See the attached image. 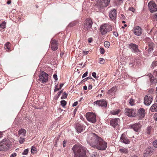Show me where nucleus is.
Here are the masks:
<instances>
[{
  "label": "nucleus",
  "instance_id": "nucleus-1",
  "mask_svg": "<svg viewBox=\"0 0 157 157\" xmlns=\"http://www.w3.org/2000/svg\"><path fill=\"white\" fill-rule=\"evenodd\" d=\"M87 141L90 146L99 150H105L107 147V143L93 133L89 134Z\"/></svg>",
  "mask_w": 157,
  "mask_h": 157
},
{
  "label": "nucleus",
  "instance_id": "nucleus-2",
  "mask_svg": "<svg viewBox=\"0 0 157 157\" xmlns=\"http://www.w3.org/2000/svg\"><path fill=\"white\" fill-rule=\"evenodd\" d=\"M75 154L74 157H86V149L81 145H75L72 148Z\"/></svg>",
  "mask_w": 157,
  "mask_h": 157
},
{
  "label": "nucleus",
  "instance_id": "nucleus-3",
  "mask_svg": "<svg viewBox=\"0 0 157 157\" xmlns=\"http://www.w3.org/2000/svg\"><path fill=\"white\" fill-rule=\"evenodd\" d=\"M11 144V142L8 139H3L0 142V151H7L10 147Z\"/></svg>",
  "mask_w": 157,
  "mask_h": 157
},
{
  "label": "nucleus",
  "instance_id": "nucleus-4",
  "mask_svg": "<svg viewBox=\"0 0 157 157\" xmlns=\"http://www.w3.org/2000/svg\"><path fill=\"white\" fill-rule=\"evenodd\" d=\"M110 2V0H98L96 5L101 9L107 6Z\"/></svg>",
  "mask_w": 157,
  "mask_h": 157
},
{
  "label": "nucleus",
  "instance_id": "nucleus-5",
  "mask_svg": "<svg viewBox=\"0 0 157 157\" xmlns=\"http://www.w3.org/2000/svg\"><path fill=\"white\" fill-rule=\"evenodd\" d=\"M112 29L111 27L106 24L101 26L100 31L102 35L105 34L107 32L111 31Z\"/></svg>",
  "mask_w": 157,
  "mask_h": 157
},
{
  "label": "nucleus",
  "instance_id": "nucleus-6",
  "mask_svg": "<svg viewBox=\"0 0 157 157\" xmlns=\"http://www.w3.org/2000/svg\"><path fill=\"white\" fill-rule=\"evenodd\" d=\"M87 120L92 123H94L96 121V117L93 113H88L86 114Z\"/></svg>",
  "mask_w": 157,
  "mask_h": 157
},
{
  "label": "nucleus",
  "instance_id": "nucleus-7",
  "mask_svg": "<svg viewBox=\"0 0 157 157\" xmlns=\"http://www.w3.org/2000/svg\"><path fill=\"white\" fill-rule=\"evenodd\" d=\"M153 100L152 94H148L145 96L144 99V104L147 106L149 105Z\"/></svg>",
  "mask_w": 157,
  "mask_h": 157
},
{
  "label": "nucleus",
  "instance_id": "nucleus-8",
  "mask_svg": "<svg viewBox=\"0 0 157 157\" xmlns=\"http://www.w3.org/2000/svg\"><path fill=\"white\" fill-rule=\"evenodd\" d=\"M92 24V21L90 19H87L84 22V29L85 30H90Z\"/></svg>",
  "mask_w": 157,
  "mask_h": 157
},
{
  "label": "nucleus",
  "instance_id": "nucleus-9",
  "mask_svg": "<svg viewBox=\"0 0 157 157\" xmlns=\"http://www.w3.org/2000/svg\"><path fill=\"white\" fill-rule=\"evenodd\" d=\"M125 113L126 115L130 117H135L136 116L135 110L134 109H126Z\"/></svg>",
  "mask_w": 157,
  "mask_h": 157
},
{
  "label": "nucleus",
  "instance_id": "nucleus-10",
  "mask_svg": "<svg viewBox=\"0 0 157 157\" xmlns=\"http://www.w3.org/2000/svg\"><path fill=\"white\" fill-rule=\"evenodd\" d=\"M128 47L131 49L132 52L135 53H139L140 51L138 48V46L133 43H131L128 45Z\"/></svg>",
  "mask_w": 157,
  "mask_h": 157
},
{
  "label": "nucleus",
  "instance_id": "nucleus-11",
  "mask_svg": "<svg viewBox=\"0 0 157 157\" xmlns=\"http://www.w3.org/2000/svg\"><path fill=\"white\" fill-rule=\"evenodd\" d=\"M48 74L46 73L42 72L39 76V80L43 83L46 82L48 80Z\"/></svg>",
  "mask_w": 157,
  "mask_h": 157
},
{
  "label": "nucleus",
  "instance_id": "nucleus-12",
  "mask_svg": "<svg viewBox=\"0 0 157 157\" xmlns=\"http://www.w3.org/2000/svg\"><path fill=\"white\" fill-rule=\"evenodd\" d=\"M148 6L150 9V11L151 13L157 11V6L153 1H151L149 2Z\"/></svg>",
  "mask_w": 157,
  "mask_h": 157
},
{
  "label": "nucleus",
  "instance_id": "nucleus-13",
  "mask_svg": "<svg viewBox=\"0 0 157 157\" xmlns=\"http://www.w3.org/2000/svg\"><path fill=\"white\" fill-rule=\"evenodd\" d=\"M58 43L55 39L51 40L50 46L52 50L54 51L56 50L58 48Z\"/></svg>",
  "mask_w": 157,
  "mask_h": 157
},
{
  "label": "nucleus",
  "instance_id": "nucleus-14",
  "mask_svg": "<svg viewBox=\"0 0 157 157\" xmlns=\"http://www.w3.org/2000/svg\"><path fill=\"white\" fill-rule=\"evenodd\" d=\"M133 31L135 34L138 36H140L142 33V29L139 26H136L134 27Z\"/></svg>",
  "mask_w": 157,
  "mask_h": 157
},
{
  "label": "nucleus",
  "instance_id": "nucleus-15",
  "mask_svg": "<svg viewBox=\"0 0 157 157\" xmlns=\"http://www.w3.org/2000/svg\"><path fill=\"white\" fill-rule=\"evenodd\" d=\"M94 105H98L99 106H104L105 107L107 106V102L104 100L96 101L94 102Z\"/></svg>",
  "mask_w": 157,
  "mask_h": 157
},
{
  "label": "nucleus",
  "instance_id": "nucleus-16",
  "mask_svg": "<svg viewBox=\"0 0 157 157\" xmlns=\"http://www.w3.org/2000/svg\"><path fill=\"white\" fill-rule=\"evenodd\" d=\"M131 128L133 129L135 131L138 132L141 127V125L140 123H136L130 125Z\"/></svg>",
  "mask_w": 157,
  "mask_h": 157
},
{
  "label": "nucleus",
  "instance_id": "nucleus-17",
  "mask_svg": "<svg viewBox=\"0 0 157 157\" xmlns=\"http://www.w3.org/2000/svg\"><path fill=\"white\" fill-rule=\"evenodd\" d=\"M119 121L120 119L119 118L113 119L110 121V124L113 127L115 128L118 125Z\"/></svg>",
  "mask_w": 157,
  "mask_h": 157
},
{
  "label": "nucleus",
  "instance_id": "nucleus-18",
  "mask_svg": "<svg viewBox=\"0 0 157 157\" xmlns=\"http://www.w3.org/2000/svg\"><path fill=\"white\" fill-rule=\"evenodd\" d=\"M75 127V129L78 132L81 133L83 131L84 129L83 125L80 123L76 124Z\"/></svg>",
  "mask_w": 157,
  "mask_h": 157
},
{
  "label": "nucleus",
  "instance_id": "nucleus-19",
  "mask_svg": "<svg viewBox=\"0 0 157 157\" xmlns=\"http://www.w3.org/2000/svg\"><path fill=\"white\" fill-rule=\"evenodd\" d=\"M116 12V10L115 9H113L110 11L109 14L110 19L112 20L116 19L117 15Z\"/></svg>",
  "mask_w": 157,
  "mask_h": 157
},
{
  "label": "nucleus",
  "instance_id": "nucleus-20",
  "mask_svg": "<svg viewBox=\"0 0 157 157\" xmlns=\"http://www.w3.org/2000/svg\"><path fill=\"white\" fill-rule=\"evenodd\" d=\"M149 47V48L147 50L148 51V53L146 54V52H144V54L146 55L147 56H149V53L150 52H152L153 50V44L152 42H148L147 43Z\"/></svg>",
  "mask_w": 157,
  "mask_h": 157
},
{
  "label": "nucleus",
  "instance_id": "nucleus-21",
  "mask_svg": "<svg viewBox=\"0 0 157 157\" xmlns=\"http://www.w3.org/2000/svg\"><path fill=\"white\" fill-rule=\"evenodd\" d=\"M120 141L126 144H129L130 142L129 140H128L126 137L125 136L124 134H122L120 140Z\"/></svg>",
  "mask_w": 157,
  "mask_h": 157
},
{
  "label": "nucleus",
  "instance_id": "nucleus-22",
  "mask_svg": "<svg viewBox=\"0 0 157 157\" xmlns=\"http://www.w3.org/2000/svg\"><path fill=\"white\" fill-rule=\"evenodd\" d=\"M138 114L141 118H143L145 116V110L142 108H140L138 110Z\"/></svg>",
  "mask_w": 157,
  "mask_h": 157
},
{
  "label": "nucleus",
  "instance_id": "nucleus-23",
  "mask_svg": "<svg viewBox=\"0 0 157 157\" xmlns=\"http://www.w3.org/2000/svg\"><path fill=\"white\" fill-rule=\"evenodd\" d=\"M117 89L116 87H113L108 91V94L112 96L114 95L115 92L116 91Z\"/></svg>",
  "mask_w": 157,
  "mask_h": 157
},
{
  "label": "nucleus",
  "instance_id": "nucleus-24",
  "mask_svg": "<svg viewBox=\"0 0 157 157\" xmlns=\"http://www.w3.org/2000/svg\"><path fill=\"white\" fill-rule=\"evenodd\" d=\"M26 132V131L25 129L21 128L18 131V134L19 136L25 137V136Z\"/></svg>",
  "mask_w": 157,
  "mask_h": 157
},
{
  "label": "nucleus",
  "instance_id": "nucleus-25",
  "mask_svg": "<svg viewBox=\"0 0 157 157\" xmlns=\"http://www.w3.org/2000/svg\"><path fill=\"white\" fill-rule=\"evenodd\" d=\"M150 110L152 112L157 111V103L153 104L151 107Z\"/></svg>",
  "mask_w": 157,
  "mask_h": 157
},
{
  "label": "nucleus",
  "instance_id": "nucleus-26",
  "mask_svg": "<svg viewBox=\"0 0 157 157\" xmlns=\"http://www.w3.org/2000/svg\"><path fill=\"white\" fill-rule=\"evenodd\" d=\"M150 75V77L151 82L153 83H155L157 81L156 79H154V77L151 75V74Z\"/></svg>",
  "mask_w": 157,
  "mask_h": 157
},
{
  "label": "nucleus",
  "instance_id": "nucleus-27",
  "mask_svg": "<svg viewBox=\"0 0 157 157\" xmlns=\"http://www.w3.org/2000/svg\"><path fill=\"white\" fill-rule=\"evenodd\" d=\"M152 149L148 148L146 149L145 153L149 154L150 155H151V154L152 153Z\"/></svg>",
  "mask_w": 157,
  "mask_h": 157
},
{
  "label": "nucleus",
  "instance_id": "nucleus-28",
  "mask_svg": "<svg viewBox=\"0 0 157 157\" xmlns=\"http://www.w3.org/2000/svg\"><path fill=\"white\" fill-rule=\"evenodd\" d=\"M10 43L7 42L5 45V49H8L9 51H10Z\"/></svg>",
  "mask_w": 157,
  "mask_h": 157
},
{
  "label": "nucleus",
  "instance_id": "nucleus-29",
  "mask_svg": "<svg viewBox=\"0 0 157 157\" xmlns=\"http://www.w3.org/2000/svg\"><path fill=\"white\" fill-rule=\"evenodd\" d=\"M120 111L119 110H116L111 111L110 113L113 115H115L118 114Z\"/></svg>",
  "mask_w": 157,
  "mask_h": 157
},
{
  "label": "nucleus",
  "instance_id": "nucleus-30",
  "mask_svg": "<svg viewBox=\"0 0 157 157\" xmlns=\"http://www.w3.org/2000/svg\"><path fill=\"white\" fill-rule=\"evenodd\" d=\"M157 66V61H153L151 66V68H152V69H153L155 67Z\"/></svg>",
  "mask_w": 157,
  "mask_h": 157
},
{
  "label": "nucleus",
  "instance_id": "nucleus-31",
  "mask_svg": "<svg viewBox=\"0 0 157 157\" xmlns=\"http://www.w3.org/2000/svg\"><path fill=\"white\" fill-rule=\"evenodd\" d=\"M6 23L5 21H3L2 23L0 25V27L2 29H4L6 27Z\"/></svg>",
  "mask_w": 157,
  "mask_h": 157
},
{
  "label": "nucleus",
  "instance_id": "nucleus-32",
  "mask_svg": "<svg viewBox=\"0 0 157 157\" xmlns=\"http://www.w3.org/2000/svg\"><path fill=\"white\" fill-rule=\"evenodd\" d=\"M135 100L132 99L131 98L129 100V103L130 105L131 106H133L135 105Z\"/></svg>",
  "mask_w": 157,
  "mask_h": 157
},
{
  "label": "nucleus",
  "instance_id": "nucleus-33",
  "mask_svg": "<svg viewBox=\"0 0 157 157\" xmlns=\"http://www.w3.org/2000/svg\"><path fill=\"white\" fill-rule=\"evenodd\" d=\"M31 151L32 153H35L36 152V149L34 146H33L31 149Z\"/></svg>",
  "mask_w": 157,
  "mask_h": 157
},
{
  "label": "nucleus",
  "instance_id": "nucleus-34",
  "mask_svg": "<svg viewBox=\"0 0 157 157\" xmlns=\"http://www.w3.org/2000/svg\"><path fill=\"white\" fill-rule=\"evenodd\" d=\"M87 4V6H89L91 5V4L90 2V1L89 0H85V1L83 2V5H85Z\"/></svg>",
  "mask_w": 157,
  "mask_h": 157
},
{
  "label": "nucleus",
  "instance_id": "nucleus-35",
  "mask_svg": "<svg viewBox=\"0 0 157 157\" xmlns=\"http://www.w3.org/2000/svg\"><path fill=\"white\" fill-rule=\"evenodd\" d=\"M25 141V139L23 138V137L21 136L19 140V143L20 144H23Z\"/></svg>",
  "mask_w": 157,
  "mask_h": 157
},
{
  "label": "nucleus",
  "instance_id": "nucleus-36",
  "mask_svg": "<svg viewBox=\"0 0 157 157\" xmlns=\"http://www.w3.org/2000/svg\"><path fill=\"white\" fill-rule=\"evenodd\" d=\"M119 151L121 152L124 153H128L127 150L125 148L121 149L119 150Z\"/></svg>",
  "mask_w": 157,
  "mask_h": 157
},
{
  "label": "nucleus",
  "instance_id": "nucleus-37",
  "mask_svg": "<svg viewBox=\"0 0 157 157\" xmlns=\"http://www.w3.org/2000/svg\"><path fill=\"white\" fill-rule=\"evenodd\" d=\"M104 45L106 48H108L110 45V43L107 41H105L104 42Z\"/></svg>",
  "mask_w": 157,
  "mask_h": 157
},
{
  "label": "nucleus",
  "instance_id": "nucleus-38",
  "mask_svg": "<svg viewBox=\"0 0 157 157\" xmlns=\"http://www.w3.org/2000/svg\"><path fill=\"white\" fill-rule=\"evenodd\" d=\"M67 94L65 92H64L61 97V99H65L67 98Z\"/></svg>",
  "mask_w": 157,
  "mask_h": 157
},
{
  "label": "nucleus",
  "instance_id": "nucleus-39",
  "mask_svg": "<svg viewBox=\"0 0 157 157\" xmlns=\"http://www.w3.org/2000/svg\"><path fill=\"white\" fill-rule=\"evenodd\" d=\"M60 103L61 105L63 107H64L66 105L67 103V102L66 101L64 100H62L60 101Z\"/></svg>",
  "mask_w": 157,
  "mask_h": 157
},
{
  "label": "nucleus",
  "instance_id": "nucleus-40",
  "mask_svg": "<svg viewBox=\"0 0 157 157\" xmlns=\"http://www.w3.org/2000/svg\"><path fill=\"white\" fill-rule=\"evenodd\" d=\"M152 18L153 20L154 21H157V13L153 14L152 16Z\"/></svg>",
  "mask_w": 157,
  "mask_h": 157
},
{
  "label": "nucleus",
  "instance_id": "nucleus-41",
  "mask_svg": "<svg viewBox=\"0 0 157 157\" xmlns=\"http://www.w3.org/2000/svg\"><path fill=\"white\" fill-rule=\"evenodd\" d=\"M151 129V127H149L147 128V132L148 134H149L150 133Z\"/></svg>",
  "mask_w": 157,
  "mask_h": 157
},
{
  "label": "nucleus",
  "instance_id": "nucleus-42",
  "mask_svg": "<svg viewBox=\"0 0 157 157\" xmlns=\"http://www.w3.org/2000/svg\"><path fill=\"white\" fill-rule=\"evenodd\" d=\"M29 151V150L28 149H25L24 150L23 152L22 153V154L23 155H27Z\"/></svg>",
  "mask_w": 157,
  "mask_h": 157
},
{
  "label": "nucleus",
  "instance_id": "nucleus-43",
  "mask_svg": "<svg viewBox=\"0 0 157 157\" xmlns=\"http://www.w3.org/2000/svg\"><path fill=\"white\" fill-rule=\"evenodd\" d=\"M105 61V59L102 58H100L99 59V63H100L103 64L104 63Z\"/></svg>",
  "mask_w": 157,
  "mask_h": 157
},
{
  "label": "nucleus",
  "instance_id": "nucleus-44",
  "mask_svg": "<svg viewBox=\"0 0 157 157\" xmlns=\"http://www.w3.org/2000/svg\"><path fill=\"white\" fill-rule=\"evenodd\" d=\"M100 51L101 54H103L105 53V50L102 48H100Z\"/></svg>",
  "mask_w": 157,
  "mask_h": 157
},
{
  "label": "nucleus",
  "instance_id": "nucleus-45",
  "mask_svg": "<svg viewBox=\"0 0 157 157\" xmlns=\"http://www.w3.org/2000/svg\"><path fill=\"white\" fill-rule=\"evenodd\" d=\"M91 78H92L91 77H88L82 80V82H84L86 81L87 80Z\"/></svg>",
  "mask_w": 157,
  "mask_h": 157
},
{
  "label": "nucleus",
  "instance_id": "nucleus-46",
  "mask_svg": "<svg viewBox=\"0 0 157 157\" xmlns=\"http://www.w3.org/2000/svg\"><path fill=\"white\" fill-rule=\"evenodd\" d=\"M153 145L155 147H157V140L153 142Z\"/></svg>",
  "mask_w": 157,
  "mask_h": 157
},
{
  "label": "nucleus",
  "instance_id": "nucleus-47",
  "mask_svg": "<svg viewBox=\"0 0 157 157\" xmlns=\"http://www.w3.org/2000/svg\"><path fill=\"white\" fill-rule=\"evenodd\" d=\"M151 155H150L149 154H148L147 153H144V157H150Z\"/></svg>",
  "mask_w": 157,
  "mask_h": 157
},
{
  "label": "nucleus",
  "instance_id": "nucleus-48",
  "mask_svg": "<svg viewBox=\"0 0 157 157\" xmlns=\"http://www.w3.org/2000/svg\"><path fill=\"white\" fill-rule=\"evenodd\" d=\"M88 74V72L86 71L85 73H84L82 76V78H83L87 76Z\"/></svg>",
  "mask_w": 157,
  "mask_h": 157
},
{
  "label": "nucleus",
  "instance_id": "nucleus-49",
  "mask_svg": "<svg viewBox=\"0 0 157 157\" xmlns=\"http://www.w3.org/2000/svg\"><path fill=\"white\" fill-rule=\"evenodd\" d=\"M128 10H129L133 12H134L135 10V9L134 8L131 7L129 8Z\"/></svg>",
  "mask_w": 157,
  "mask_h": 157
},
{
  "label": "nucleus",
  "instance_id": "nucleus-50",
  "mask_svg": "<svg viewBox=\"0 0 157 157\" xmlns=\"http://www.w3.org/2000/svg\"><path fill=\"white\" fill-rule=\"evenodd\" d=\"M154 75L155 76H157V70H155L154 71L153 73Z\"/></svg>",
  "mask_w": 157,
  "mask_h": 157
},
{
  "label": "nucleus",
  "instance_id": "nucleus-51",
  "mask_svg": "<svg viewBox=\"0 0 157 157\" xmlns=\"http://www.w3.org/2000/svg\"><path fill=\"white\" fill-rule=\"evenodd\" d=\"M92 75L94 78H97L96 76V73L95 72H93L92 73Z\"/></svg>",
  "mask_w": 157,
  "mask_h": 157
},
{
  "label": "nucleus",
  "instance_id": "nucleus-52",
  "mask_svg": "<svg viewBox=\"0 0 157 157\" xmlns=\"http://www.w3.org/2000/svg\"><path fill=\"white\" fill-rule=\"evenodd\" d=\"M56 86L54 90V91L55 92H56V91L59 90L60 89L59 88H58L57 87V86Z\"/></svg>",
  "mask_w": 157,
  "mask_h": 157
},
{
  "label": "nucleus",
  "instance_id": "nucleus-53",
  "mask_svg": "<svg viewBox=\"0 0 157 157\" xmlns=\"http://www.w3.org/2000/svg\"><path fill=\"white\" fill-rule=\"evenodd\" d=\"M53 77L55 79V80H57V76L56 74H54L53 76Z\"/></svg>",
  "mask_w": 157,
  "mask_h": 157
},
{
  "label": "nucleus",
  "instance_id": "nucleus-54",
  "mask_svg": "<svg viewBox=\"0 0 157 157\" xmlns=\"http://www.w3.org/2000/svg\"><path fill=\"white\" fill-rule=\"evenodd\" d=\"M16 156V153H14L11 155L10 157H15Z\"/></svg>",
  "mask_w": 157,
  "mask_h": 157
},
{
  "label": "nucleus",
  "instance_id": "nucleus-55",
  "mask_svg": "<svg viewBox=\"0 0 157 157\" xmlns=\"http://www.w3.org/2000/svg\"><path fill=\"white\" fill-rule=\"evenodd\" d=\"M78 102L76 101L74 103V104H73L72 106L73 107L76 106L78 105Z\"/></svg>",
  "mask_w": 157,
  "mask_h": 157
},
{
  "label": "nucleus",
  "instance_id": "nucleus-56",
  "mask_svg": "<svg viewBox=\"0 0 157 157\" xmlns=\"http://www.w3.org/2000/svg\"><path fill=\"white\" fill-rule=\"evenodd\" d=\"M62 90L58 92L57 93V95H58V97H59V96H60V95H61V94L62 93Z\"/></svg>",
  "mask_w": 157,
  "mask_h": 157
},
{
  "label": "nucleus",
  "instance_id": "nucleus-57",
  "mask_svg": "<svg viewBox=\"0 0 157 157\" xmlns=\"http://www.w3.org/2000/svg\"><path fill=\"white\" fill-rule=\"evenodd\" d=\"M89 52V51H83L82 52L83 54H84V55H87Z\"/></svg>",
  "mask_w": 157,
  "mask_h": 157
},
{
  "label": "nucleus",
  "instance_id": "nucleus-58",
  "mask_svg": "<svg viewBox=\"0 0 157 157\" xmlns=\"http://www.w3.org/2000/svg\"><path fill=\"white\" fill-rule=\"evenodd\" d=\"M113 34L116 37L118 36V34L117 33L114 32L113 33Z\"/></svg>",
  "mask_w": 157,
  "mask_h": 157
},
{
  "label": "nucleus",
  "instance_id": "nucleus-59",
  "mask_svg": "<svg viewBox=\"0 0 157 157\" xmlns=\"http://www.w3.org/2000/svg\"><path fill=\"white\" fill-rule=\"evenodd\" d=\"M92 41V38H89L88 39V41L89 43H91Z\"/></svg>",
  "mask_w": 157,
  "mask_h": 157
},
{
  "label": "nucleus",
  "instance_id": "nucleus-60",
  "mask_svg": "<svg viewBox=\"0 0 157 157\" xmlns=\"http://www.w3.org/2000/svg\"><path fill=\"white\" fill-rule=\"evenodd\" d=\"M66 142L64 140L63 142V146L64 147H65L66 146Z\"/></svg>",
  "mask_w": 157,
  "mask_h": 157
},
{
  "label": "nucleus",
  "instance_id": "nucleus-61",
  "mask_svg": "<svg viewBox=\"0 0 157 157\" xmlns=\"http://www.w3.org/2000/svg\"><path fill=\"white\" fill-rule=\"evenodd\" d=\"M149 91L150 93H151L150 94H151V93H152V95L153 96L154 94L153 93V92L154 93V92L152 90H149Z\"/></svg>",
  "mask_w": 157,
  "mask_h": 157
},
{
  "label": "nucleus",
  "instance_id": "nucleus-62",
  "mask_svg": "<svg viewBox=\"0 0 157 157\" xmlns=\"http://www.w3.org/2000/svg\"><path fill=\"white\" fill-rule=\"evenodd\" d=\"M92 86L91 85H90L89 86L88 89L89 90H91L92 89Z\"/></svg>",
  "mask_w": 157,
  "mask_h": 157
},
{
  "label": "nucleus",
  "instance_id": "nucleus-63",
  "mask_svg": "<svg viewBox=\"0 0 157 157\" xmlns=\"http://www.w3.org/2000/svg\"><path fill=\"white\" fill-rule=\"evenodd\" d=\"M11 0H9V1H7V3L8 4H10L11 3Z\"/></svg>",
  "mask_w": 157,
  "mask_h": 157
},
{
  "label": "nucleus",
  "instance_id": "nucleus-64",
  "mask_svg": "<svg viewBox=\"0 0 157 157\" xmlns=\"http://www.w3.org/2000/svg\"><path fill=\"white\" fill-rule=\"evenodd\" d=\"M83 89L84 90H87V86H85L83 87Z\"/></svg>",
  "mask_w": 157,
  "mask_h": 157
}]
</instances>
